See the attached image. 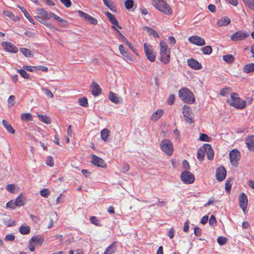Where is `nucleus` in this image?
I'll use <instances>...</instances> for the list:
<instances>
[{
	"label": "nucleus",
	"mask_w": 254,
	"mask_h": 254,
	"mask_svg": "<svg viewBox=\"0 0 254 254\" xmlns=\"http://www.w3.org/2000/svg\"><path fill=\"white\" fill-rule=\"evenodd\" d=\"M153 5L164 14L170 15L173 13L170 6L165 0H151Z\"/></svg>",
	"instance_id": "obj_1"
},
{
	"label": "nucleus",
	"mask_w": 254,
	"mask_h": 254,
	"mask_svg": "<svg viewBox=\"0 0 254 254\" xmlns=\"http://www.w3.org/2000/svg\"><path fill=\"white\" fill-rule=\"evenodd\" d=\"M170 49L166 43L163 41L160 42V55L159 59L164 64H167L170 61Z\"/></svg>",
	"instance_id": "obj_2"
},
{
	"label": "nucleus",
	"mask_w": 254,
	"mask_h": 254,
	"mask_svg": "<svg viewBox=\"0 0 254 254\" xmlns=\"http://www.w3.org/2000/svg\"><path fill=\"white\" fill-rule=\"evenodd\" d=\"M180 99L184 102L191 104L195 101L193 93L187 88H183L179 91Z\"/></svg>",
	"instance_id": "obj_3"
},
{
	"label": "nucleus",
	"mask_w": 254,
	"mask_h": 254,
	"mask_svg": "<svg viewBox=\"0 0 254 254\" xmlns=\"http://www.w3.org/2000/svg\"><path fill=\"white\" fill-rule=\"evenodd\" d=\"M160 148L164 153L168 156H171L173 152V144L168 139H164L160 142Z\"/></svg>",
	"instance_id": "obj_4"
},
{
	"label": "nucleus",
	"mask_w": 254,
	"mask_h": 254,
	"mask_svg": "<svg viewBox=\"0 0 254 254\" xmlns=\"http://www.w3.org/2000/svg\"><path fill=\"white\" fill-rule=\"evenodd\" d=\"M230 104L231 106L238 109H243L246 106L245 101L239 98L236 93L231 94Z\"/></svg>",
	"instance_id": "obj_5"
},
{
	"label": "nucleus",
	"mask_w": 254,
	"mask_h": 254,
	"mask_svg": "<svg viewBox=\"0 0 254 254\" xmlns=\"http://www.w3.org/2000/svg\"><path fill=\"white\" fill-rule=\"evenodd\" d=\"M143 47L147 59L151 63L154 62L156 60V56L152 46L145 43L143 44Z\"/></svg>",
	"instance_id": "obj_6"
},
{
	"label": "nucleus",
	"mask_w": 254,
	"mask_h": 254,
	"mask_svg": "<svg viewBox=\"0 0 254 254\" xmlns=\"http://www.w3.org/2000/svg\"><path fill=\"white\" fill-rule=\"evenodd\" d=\"M249 34L246 31L243 30H238L231 35L230 39L232 41H242L248 38Z\"/></svg>",
	"instance_id": "obj_7"
},
{
	"label": "nucleus",
	"mask_w": 254,
	"mask_h": 254,
	"mask_svg": "<svg viewBox=\"0 0 254 254\" xmlns=\"http://www.w3.org/2000/svg\"><path fill=\"white\" fill-rule=\"evenodd\" d=\"M229 155L232 165L235 167L237 166L241 157L240 152L237 149H233L230 151Z\"/></svg>",
	"instance_id": "obj_8"
},
{
	"label": "nucleus",
	"mask_w": 254,
	"mask_h": 254,
	"mask_svg": "<svg viewBox=\"0 0 254 254\" xmlns=\"http://www.w3.org/2000/svg\"><path fill=\"white\" fill-rule=\"evenodd\" d=\"M181 180L184 183L190 184L194 181V175L189 171H186L182 173L181 175Z\"/></svg>",
	"instance_id": "obj_9"
},
{
	"label": "nucleus",
	"mask_w": 254,
	"mask_h": 254,
	"mask_svg": "<svg viewBox=\"0 0 254 254\" xmlns=\"http://www.w3.org/2000/svg\"><path fill=\"white\" fill-rule=\"evenodd\" d=\"M182 113L186 122L192 123L193 122V114L190 107L185 105L183 108Z\"/></svg>",
	"instance_id": "obj_10"
},
{
	"label": "nucleus",
	"mask_w": 254,
	"mask_h": 254,
	"mask_svg": "<svg viewBox=\"0 0 254 254\" xmlns=\"http://www.w3.org/2000/svg\"><path fill=\"white\" fill-rule=\"evenodd\" d=\"M189 41L192 44L197 46H202L205 45V40L197 35H193L189 38Z\"/></svg>",
	"instance_id": "obj_11"
},
{
	"label": "nucleus",
	"mask_w": 254,
	"mask_h": 254,
	"mask_svg": "<svg viewBox=\"0 0 254 254\" xmlns=\"http://www.w3.org/2000/svg\"><path fill=\"white\" fill-rule=\"evenodd\" d=\"M1 47L6 52L12 53H16L18 48L12 43L8 42H2L1 43Z\"/></svg>",
	"instance_id": "obj_12"
},
{
	"label": "nucleus",
	"mask_w": 254,
	"mask_h": 254,
	"mask_svg": "<svg viewBox=\"0 0 254 254\" xmlns=\"http://www.w3.org/2000/svg\"><path fill=\"white\" fill-rule=\"evenodd\" d=\"M91 157L92 159L91 160V162L92 164L97 167L103 168L106 167V163L102 158L97 156L94 154H92Z\"/></svg>",
	"instance_id": "obj_13"
},
{
	"label": "nucleus",
	"mask_w": 254,
	"mask_h": 254,
	"mask_svg": "<svg viewBox=\"0 0 254 254\" xmlns=\"http://www.w3.org/2000/svg\"><path fill=\"white\" fill-rule=\"evenodd\" d=\"M248 200L247 195L244 192L240 194L239 196V205L244 212H245L248 206Z\"/></svg>",
	"instance_id": "obj_14"
},
{
	"label": "nucleus",
	"mask_w": 254,
	"mask_h": 254,
	"mask_svg": "<svg viewBox=\"0 0 254 254\" xmlns=\"http://www.w3.org/2000/svg\"><path fill=\"white\" fill-rule=\"evenodd\" d=\"M226 171L224 167L217 168L216 172V178L218 181H223L226 177Z\"/></svg>",
	"instance_id": "obj_15"
},
{
	"label": "nucleus",
	"mask_w": 254,
	"mask_h": 254,
	"mask_svg": "<svg viewBox=\"0 0 254 254\" xmlns=\"http://www.w3.org/2000/svg\"><path fill=\"white\" fill-rule=\"evenodd\" d=\"M90 88L92 94L95 96H98L101 93V88L99 84L95 81H93L91 84Z\"/></svg>",
	"instance_id": "obj_16"
},
{
	"label": "nucleus",
	"mask_w": 254,
	"mask_h": 254,
	"mask_svg": "<svg viewBox=\"0 0 254 254\" xmlns=\"http://www.w3.org/2000/svg\"><path fill=\"white\" fill-rule=\"evenodd\" d=\"M203 149L207 154L208 159L212 160L214 157V151L211 146L209 144H205L203 145Z\"/></svg>",
	"instance_id": "obj_17"
},
{
	"label": "nucleus",
	"mask_w": 254,
	"mask_h": 254,
	"mask_svg": "<svg viewBox=\"0 0 254 254\" xmlns=\"http://www.w3.org/2000/svg\"><path fill=\"white\" fill-rule=\"evenodd\" d=\"M246 144L250 151H254V135H249L246 139Z\"/></svg>",
	"instance_id": "obj_18"
},
{
	"label": "nucleus",
	"mask_w": 254,
	"mask_h": 254,
	"mask_svg": "<svg viewBox=\"0 0 254 254\" xmlns=\"http://www.w3.org/2000/svg\"><path fill=\"white\" fill-rule=\"evenodd\" d=\"M109 99L111 102L115 104H119L122 102V99L113 92L109 93Z\"/></svg>",
	"instance_id": "obj_19"
},
{
	"label": "nucleus",
	"mask_w": 254,
	"mask_h": 254,
	"mask_svg": "<svg viewBox=\"0 0 254 254\" xmlns=\"http://www.w3.org/2000/svg\"><path fill=\"white\" fill-rule=\"evenodd\" d=\"M37 12L39 14L45 19L48 20L52 18V14L53 12H48L44 8H40L37 9Z\"/></svg>",
	"instance_id": "obj_20"
},
{
	"label": "nucleus",
	"mask_w": 254,
	"mask_h": 254,
	"mask_svg": "<svg viewBox=\"0 0 254 254\" xmlns=\"http://www.w3.org/2000/svg\"><path fill=\"white\" fill-rule=\"evenodd\" d=\"M164 111L162 109H158L154 112L150 117V120L153 121H157L162 116Z\"/></svg>",
	"instance_id": "obj_21"
},
{
	"label": "nucleus",
	"mask_w": 254,
	"mask_h": 254,
	"mask_svg": "<svg viewBox=\"0 0 254 254\" xmlns=\"http://www.w3.org/2000/svg\"><path fill=\"white\" fill-rule=\"evenodd\" d=\"M25 197L22 194L18 195L14 200L15 204H16L17 206H21L24 205L25 203Z\"/></svg>",
	"instance_id": "obj_22"
},
{
	"label": "nucleus",
	"mask_w": 254,
	"mask_h": 254,
	"mask_svg": "<svg viewBox=\"0 0 254 254\" xmlns=\"http://www.w3.org/2000/svg\"><path fill=\"white\" fill-rule=\"evenodd\" d=\"M231 22V20L228 17H222L217 22V24L219 26H223L228 25Z\"/></svg>",
	"instance_id": "obj_23"
},
{
	"label": "nucleus",
	"mask_w": 254,
	"mask_h": 254,
	"mask_svg": "<svg viewBox=\"0 0 254 254\" xmlns=\"http://www.w3.org/2000/svg\"><path fill=\"white\" fill-rule=\"evenodd\" d=\"M117 248V243L114 242L105 250V254H112L115 253Z\"/></svg>",
	"instance_id": "obj_24"
},
{
	"label": "nucleus",
	"mask_w": 254,
	"mask_h": 254,
	"mask_svg": "<svg viewBox=\"0 0 254 254\" xmlns=\"http://www.w3.org/2000/svg\"><path fill=\"white\" fill-rule=\"evenodd\" d=\"M30 240L32 241L34 244L40 246L44 242V238L40 235H36L32 237Z\"/></svg>",
	"instance_id": "obj_25"
},
{
	"label": "nucleus",
	"mask_w": 254,
	"mask_h": 254,
	"mask_svg": "<svg viewBox=\"0 0 254 254\" xmlns=\"http://www.w3.org/2000/svg\"><path fill=\"white\" fill-rule=\"evenodd\" d=\"M110 131L107 129L104 128L101 131V138L106 142H108L110 140L109 138Z\"/></svg>",
	"instance_id": "obj_26"
},
{
	"label": "nucleus",
	"mask_w": 254,
	"mask_h": 254,
	"mask_svg": "<svg viewBox=\"0 0 254 254\" xmlns=\"http://www.w3.org/2000/svg\"><path fill=\"white\" fill-rule=\"evenodd\" d=\"M143 29L147 32L150 36H153L155 38L159 37L158 34L153 29L147 26L144 27Z\"/></svg>",
	"instance_id": "obj_27"
},
{
	"label": "nucleus",
	"mask_w": 254,
	"mask_h": 254,
	"mask_svg": "<svg viewBox=\"0 0 254 254\" xmlns=\"http://www.w3.org/2000/svg\"><path fill=\"white\" fill-rule=\"evenodd\" d=\"M19 232L22 235H27L30 232V228L29 226L21 225L19 228Z\"/></svg>",
	"instance_id": "obj_28"
},
{
	"label": "nucleus",
	"mask_w": 254,
	"mask_h": 254,
	"mask_svg": "<svg viewBox=\"0 0 254 254\" xmlns=\"http://www.w3.org/2000/svg\"><path fill=\"white\" fill-rule=\"evenodd\" d=\"M2 122L3 125L8 132L12 134L15 133V130L6 121H5V120H3Z\"/></svg>",
	"instance_id": "obj_29"
},
{
	"label": "nucleus",
	"mask_w": 254,
	"mask_h": 254,
	"mask_svg": "<svg viewBox=\"0 0 254 254\" xmlns=\"http://www.w3.org/2000/svg\"><path fill=\"white\" fill-rule=\"evenodd\" d=\"M105 15L107 16V17L109 19L110 21L112 24H118V20L116 18L115 16L112 14L111 12L109 11H107L105 12Z\"/></svg>",
	"instance_id": "obj_30"
},
{
	"label": "nucleus",
	"mask_w": 254,
	"mask_h": 254,
	"mask_svg": "<svg viewBox=\"0 0 254 254\" xmlns=\"http://www.w3.org/2000/svg\"><path fill=\"white\" fill-rule=\"evenodd\" d=\"M223 60L228 63H232L234 62L235 58L232 54H227L223 57Z\"/></svg>",
	"instance_id": "obj_31"
},
{
	"label": "nucleus",
	"mask_w": 254,
	"mask_h": 254,
	"mask_svg": "<svg viewBox=\"0 0 254 254\" xmlns=\"http://www.w3.org/2000/svg\"><path fill=\"white\" fill-rule=\"evenodd\" d=\"M37 116L43 122L47 124H51V119L48 116L41 114H37Z\"/></svg>",
	"instance_id": "obj_32"
},
{
	"label": "nucleus",
	"mask_w": 254,
	"mask_h": 254,
	"mask_svg": "<svg viewBox=\"0 0 254 254\" xmlns=\"http://www.w3.org/2000/svg\"><path fill=\"white\" fill-rule=\"evenodd\" d=\"M205 150L203 149V146L198 149L197 154V158L200 161H202L203 160Z\"/></svg>",
	"instance_id": "obj_33"
},
{
	"label": "nucleus",
	"mask_w": 254,
	"mask_h": 254,
	"mask_svg": "<svg viewBox=\"0 0 254 254\" xmlns=\"http://www.w3.org/2000/svg\"><path fill=\"white\" fill-rule=\"evenodd\" d=\"M201 51L204 55H210L212 52V48L210 46H206L203 47Z\"/></svg>",
	"instance_id": "obj_34"
},
{
	"label": "nucleus",
	"mask_w": 254,
	"mask_h": 254,
	"mask_svg": "<svg viewBox=\"0 0 254 254\" xmlns=\"http://www.w3.org/2000/svg\"><path fill=\"white\" fill-rule=\"evenodd\" d=\"M243 70L246 73H250L254 71V64H245Z\"/></svg>",
	"instance_id": "obj_35"
},
{
	"label": "nucleus",
	"mask_w": 254,
	"mask_h": 254,
	"mask_svg": "<svg viewBox=\"0 0 254 254\" xmlns=\"http://www.w3.org/2000/svg\"><path fill=\"white\" fill-rule=\"evenodd\" d=\"M243 1L249 8L254 10V0H243Z\"/></svg>",
	"instance_id": "obj_36"
},
{
	"label": "nucleus",
	"mask_w": 254,
	"mask_h": 254,
	"mask_svg": "<svg viewBox=\"0 0 254 254\" xmlns=\"http://www.w3.org/2000/svg\"><path fill=\"white\" fill-rule=\"evenodd\" d=\"M20 51L26 57H30L32 56L31 50L25 48H21Z\"/></svg>",
	"instance_id": "obj_37"
},
{
	"label": "nucleus",
	"mask_w": 254,
	"mask_h": 254,
	"mask_svg": "<svg viewBox=\"0 0 254 254\" xmlns=\"http://www.w3.org/2000/svg\"><path fill=\"white\" fill-rule=\"evenodd\" d=\"M20 119L23 121H32V117L29 113H24L20 115Z\"/></svg>",
	"instance_id": "obj_38"
},
{
	"label": "nucleus",
	"mask_w": 254,
	"mask_h": 254,
	"mask_svg": "<svg viewBox=\"0 0 254 254\" xmlns=\"http://www.w3.org/2000/svg\"><path fill=\"white\" fill-rule=\"evenodd\" d=\"M77 12L78 13L79 16L83 19L84 20H85L86 22L88 20V19L90 17V15L88 14L81 11V10H78Z\"/></svg>",
	"instance_id": "obj_39"
},
{
	"label": "nucleus",
	"mask_w": 254,
	"mask_h": 254,
	"mask_svg": "<svg viewBox=\"0 0 254 254\" xmlns=\"http://www.w3.org/2000/svg\"><path fill=\"white\" fill-rule=\"evenodd\" d=\"M104 4L109 7L111 10L114 11L115 7L113 4V2L111 0H103Z\"/></svg>",
	"instance_id": "obj_40"
},
{
	"label": "nucleus",
	"mask_w": 254,
	"mask_h": 254,
	"mask_svg": "<svg viewBox=\"0 0 254 254\" xmlns=\"http://www.w3.org/2000/svg\"><path fill=\"white\" fill-rule=\"evenodd\" d=\"M79 104L82 107H87L88 106V101L86 97L80 98L78 100Z\"/></svg>",
	"instance_id": "obj_41"
},
{
	"label": "nucleus",
	"mask_w": 254,
	"mask_h": 254,
	"mask_svg": "<svg viewBox=\"0 0 254 254\" xmlns=\"http://www.w3.org/2000/svg\"><path fill=\"white\" fill-rule=\"evenodd\" d=\"M199 139L201 141L210 142L211 141V138L208 136L206 134L201 133L199 136Z\"/></svg>",
	"instance_id": "obj_42"
},
{
	"label": "nucleus",
	"mask_w": 254,
	"mask_h": 254,
	"mask_svg": "<svg viewBox=\"0 0 254 254\" xmlns=\"http://www.w3.org/2000/svg\"><path fill=\"white\" fill-rule=\"evenodd\" d=\"M8 106L9 108L12 107L14 105L15 102V96L11 95L9 97L7 100Z\"/></svg>",
	"instance_id": "obj_43"
},
{
	"label": "nucleus",
	"mask_w": 254,
	"mask_h": 254,
	"mask_svg": "<svg viewBox=\"0 0 254 254\" xmlns=\"http://www.w3.org/2000/svg\"><path fill=\"white\" fill-rule=\"evenodd\" d=\"M133 0H126L125 1V5L126 8L129 10L132 8L133 6Z\"/></svg>",
	"instance_id": "obj_44"
},
{
	"label": "nucleus",
	"mask_w": 254,
	"mask_h": 254,
	"mask_svg": "<svg viewBox=\"0 0 254 254\" xmlns=\"http://www.w3.org/2000/svg\"><path fill=\"white\" fill-rule=\"evenodd\" d=\"M23 68L27 71L31 72H37L38 71V67L35 66H28L24 65Z\"/></svg>",
	"instance_id": "obj_45"
},
{
	"label": "nucleus",
	"mask_w": 254,
	"mask_h": 254,
	"mask_svg": "<svg viewBox=\"0 0 254 254\" xmlns=\"http://www.w3.org/2000/svg\"><path fill=\"white\" fill-rule=\"evenodd\" d=\"M232 184L230 179L227 180L225 183V190L227 193H229L231 189Z\"/></svg>",
	"instance_id": "obj_46"
},
{
	"label": "nucleus",
	"mask_w": 254,
	"mask_h": 254,
	"mask_svg": "<svg viewBox=\"0 0 254 254\" xmlns=\"http://www.w3.org/2000/svg\"><path fill=\"white\" fill-rule=\"evenodd\" d=\"M18 72L20 74L21 76L25 79L29 78V74L26 72L25 69H17Z\"/></svg>",
	"instance_id": "obj_47"
},
{
	"label": "nucleus",
	"mask_w": 254,
	"mask_h": 254,
	"mask_svg": "<svg viewBox=\"0 0 254 254\" xmlns=\"http://www.w3.org/2000/svg\"><path fill=\"white\" fill-rule=\"evenodd\" d=\"M42 90L44 92V93L45 94V95L51 98H53V97H54L53 94L51 92V91L49 89H48L46 88H42Z\"/></svg>",
	"instance_id": "obj_48"
},
{
	"label": "nucleus",
	"mask_w": 254,
	"mask_h": 254,
	"mask_svg": "<svg viewBox=\"0 0 254 254\" xmlns=\"http://www.w3.org/2000/svg\"><path fill=\"white\" fill-rule=\"evenodd\" d=\"M227 238L223 237H219L217 238V242L220 245H223L227 242Z\"/></svg>",
	"instance_id": "obj_49"
},
{
	"label": "nucleus",
	"mask_w": 254,
	"mask_h": 254,
	"mask_svg": "<svg viewBox=\"0 0 254 254\" xmlns=\"http://www.w3.org/2000/svg\"><path fill=\"white\" fill-rule=\"evenodd\" d=\"M6 189L9 192L13 193L15 190V187L14 184H9L6 186Z\"/></svg>",
	"instance_id": "obj_50"
},
{
	"label": "nucleus",
	"mask_w": 254,
	"mask_h": 254,
	"mask_svg": "<svg viewBox=\"0 0 254 254\" xmlns=\"http://www.w3.org/2000/svg\"><path fill=\"white\" fill-rule=\"evenodd\" d=\"M87 22H88V23H89L90 24L95 25L97 24L98 21L96 19H95V18H94L93 17H92L90 15L88 19V20L87 21Z\"/></svg>",
	"instance_id": "obj_51"
},
{
	"label": "nucleus",
	"mask_w": 254,
	"mask_h": 254,
	"mask_svg": "<svg viewBox=\"0 0 254 254\" xmlns=\"http://www.w3.org/2000/svg\"><path fill=\"white\" fill-rule=\"evenodd\" d=\"M231 92L230 88H225L222 89L220 92V94L222 96H225Z\"/></svg>",
	"instance_id": "obj_52"
},
{
	"label": "nucleus",
	"mask_w": 254,
	"mask_h": 254,
	"mask_svg": "<svg viewBox=\"0 0 254 254\" xmlns=\"http://www.w3.org/2000/svg\"><path fill=\"white\" fill-rule=\"evenodd\" d=\"M40 194L43 197H46L50 194V191L47 189H44L41 190Z\"/></svg>",
	"instance_id": "obj_53"
},
{
	"label": "nucleus",
	"mask_w": 254,
	"mask_h": 254,
	"mask_svg": "<svg viewBox=\"0 0 254 254\" xmlns=\"http://www.w3.org/2000/svg\"><path fill=\"white\" fill-rule=\"evenodd\" d=\"M4 224L7 226L10 227L15 225V222L11 219L5 220L4 221Z\"/></svg>",
	"instance_id": "obj_54"
},
{
	"label": "nucleus",
	"mask_w": 254,
	"mask_h": 254,
	"mask_svg": "<svg viewBox=\"0 0 254 254\" xmlns=\"http://www.w3.org/2000/svg\"><path fill=\"white\" fill-rule=\"evenodd\" d=\"M175 100V96L173 94H171L168 99L167 103L169 105H171L174 104Z\"/></svg>",
	"instance_id": "obj_55"
},
{
	"label": "nucleus",
	"mask_w": 254,
	"mask_h": 254,
	"mask_svg": "<svg viewBox=\"0 0 254 254\" xmlns=\"http://www.w3.org/2000/svg\"><path fill=\"white\" fill-rule=\"evenodd\" d=\"M17 206L16 205V204H15V201L13 200H11L9 201H8L6 203V207H9L12 209H14Z\"/></svg>",
	"instance_id": "obj_56"
},
{
	"label": "nucleus",
	"mask_w": 254,
	"mask_h": 254,
	"mask_svg": "<svg viewBox=\"0 0 254 254\" xmlns=\"http://www.w3.org/2000/svg\"><path fill=\"white\" fill-rule=\"evenodd\" d=\"M90 221L94 225H99V221L95 216H91L90 218Z\"/></svg>",
	"instance_id": "obj_57"
},
{
	"label": "nucleus",
	"mask_w": 254,
	"mask_h": 254,
	"mask_svg": "<svg viewBox=\"0 0 254 254\" xmlns=\"http://www.w3.org/2000/svg\"><path fill=\"white\" fill-rule=\"evenodd\" d=\"M46 164L47 165L53 167L54 164V162L53 158L51 156H49L48 157L47 160L46 161Z\"/></svg>",
	"instance_id": "obj_58"
},
{
	"label": "nucleus",
	"mask_w": 254,
	"mask_h": 254,
	"mask_svg": "<svg viewBox=\"0 0 254 254\" xmlns=\"http://www.w3.org/2000/svg\"><path fill=\"white\" fill-rule=\"evenodd\" d=\"M52 18H53L54 19H55L56 20H57V21H59L60 22H66L63 19H62L60 16L57 15L56 14H55L54 13H52Z\"/></svg>",
	"instance_id": "obj_59"
},
{
	"label": "nucleus",
	"mask_w": 254,
	"mask_h": 254,
	"mask_svg": "<svg viewBox=\"0 0 254 254\" xmlns=\"http://www.w3.org/2000/svg\"><path fill=\"white\" fill-rule=\"evenodd\" d=\"M66 7H69L71 5L70 0H60Z\"/></svg>",
	"instance_id": "obj_60"
},
{
	"label": "nucleus",
	"mask_w": 254,
	"mask_h": 254,
	"mask_svg": "<svg viewBox=\"0 0 254 254\" xmlns=\"http://www.w3.org/2000/svg\"><path fill=\"white\" fill-rule=\"evenodd\" d=\"M35 18L38 21H39L40 23L44 24L45 22H46V19L45 18L42 17L41 16H35Z\"/></svg>",
	"instance_id": "obj_61"
},
{
	"label": "nucleus",
	"mask_w": 254,
	"mask_h": 254,
	"mask_svg": "<svg viewBox=\"0 0 254 254\" xmlns=\"http://www.w3.org/2000/svg\"><path fill=\"white\" fill-rule=\"evenodd\" d=\"M5 240L7 241H12L15 239V236L13 234H7L5 237Z\"/></svg>",
	"instance_id": "obj_62"
},
{
	"label": "nucleus",
	"mask_w": 254,
	"mask_h": 254,
	"mask_svg": "<svg viewBox=\"0 0 254 254\" xmlns=\"http://www.w3.org/2000/svg\"><path fill=\"white\" fill-rule=\"evenodd\" d=\"M35 245L34 243L31 241L30 240L29 241V249L31 252H34L35 251Z\"/></svg>",
	"instance_id": "obj_63"
},
{
	"label": "nucleus",
	"mask_w": 254,
	"mask_h": 254,
	"mask_svg": "<svg viewBox=\"0 0 254 254\" xmlns=\"http://www.w3.org/2000/svg\"><path fill=\"white\" fill-rule=\"evenodd\" d=\"M216 223V219L214 215H211L209 220V223L210 225H214Z\"/></svg>",
	"instance_id": "obj_64"
}]
</instances>
